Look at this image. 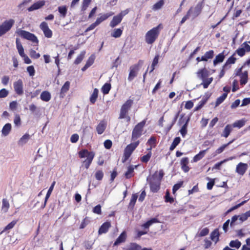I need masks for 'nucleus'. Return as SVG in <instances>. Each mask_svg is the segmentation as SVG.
I'll return each mask as SVG.
<instances>
[{
    "label": "nucleus",
    "instance_id": "1",
    "mask_svg": "<svg viewBox=\"0 0 250 250\" xmlns=\"http://www.w3.org/2000/svg\"><path fill=\"white\" fill-rule=\"evenodd\" d=\"M163 28L162 23L148 30L146 34L145 38L146 43L148 44H153L158 38L161 30Z\"/></svg>",
    "mask_w": 250,
    "mask_h": 250
},
{
    "label": "nucleus",
    "instance_id": "2",
    "mask_svg": "<svg viewBox=\"0 0 250 250\" xmlns=\"http://www.w3.org/2000/svg\"><path fill=\"white\" fill-rule=\"evenodd\" d=\"M78 155L80 158L86 157V159L82 162V166L87 169L92 164L95 154L94 151H89L87 149H83L79 151Z\"/></svg>",
    "mask_w": 250,
    "mask_h": 250
},
{
    "label": "nucleus",
    "instance_id": "3",
    "mask_svg": "<svg viewBox=\"0 0 250 250\" xmlns=\"http://www.w3.org/2000/svg\"><path fill=\"white\" fill-rule=\"evenodd\" d=\"M139 144L140 141L137 140L127 145L124 149L123 156L122 158V162L123 163H125L127 161Z\"/></svg>",
    "mask_w": 250,
    "mask_h": 250
},
{
    "label": "nucleus",
    "instance_id": "4",
    "mask_svg": "<svg viewBox=\"0 0 250 250\" xmlns=\"http://www.w3.org/2000/svg\"><path fill=\"white\" fill-rule=\"evenodd\" d=\"M146 122V119H144L134 126L132 132L131 141H135L142 135Z\"/></svg>",
    "mask_w": 250,
    "mask_h": 250
},
{
    "label": "nucleus",
    "instance_id": "5",
    "mask_svg": "<svg viewBox=\"0 0 250 250\" xmlns=\"http://www.w3.org/2000/svg\"><path fill=\"white\" fill-rule=\"evenodd\" d=\"M150 189L153 193L157 192L160 189L161 182L155 174H153L149 181Z\"/></svg>",
    "mask_w": 250,
    "mask_h": 250
},
{
    "label": "nucleus",
    "instance_id": "6",
    "mask_svg": "<svg viewBox=\"0 0 250 250\" xmlns=\"http://www.w3.org/2000/svg\"><path fill=\"white\" fill-rule=\"evenodd\" d=\"M15 21L13 19H9L3 21L0 25V37L8 32L14 25Z\"/></svg>",
    "mask_w": 250,
    "mask_h": 250
},
{
    "label": "nucleus",
    "instance_id": "7",
    "mask_svg": "<svg viewBox=\"0 0 250 250\" xmlns=\"http://www.w3.org/2000/svg\"><path fill=\"white\" fill-rule=\"evenodd\" d=\"M143 61L139 60L137 63L131 65L129 68V73L128 77V80L131 81L137 76L140 66L142 65Z\"/></svg>",
    "mask_w": 250,
    "mask_h": 250
},
{
    "label": "nucleus",
    "instance_id": "8",
    "mask_svg": "<svg viewBox=\"0 0 250 250\" xmlns=\"http://www.w3.org/2000/svg\"><path fill=\"white\" fill-rule=\"evenodd\" d=\"M17 33L21 37L32 42H33L38 43V40L37 37L33 34L28 31L19 29L17 31Z\"/></svg>",
    "mask_w": 250,
    "mask_h": 250
},
{
    "label": "nucleus",
    "instance_id": "9",
    "mask_svg": "<svg viewBox=\"0 0 250 250\" xmlns=\"http://www.w3.org/2000/svg\"><path fill=\"white\" fill-rule=\"evenodd\" d=\"M243 68L240 67L238 69H236L234 72L235 76H239L240 80V84L242 85L246 84L248 80V72L247 70L242 72Z\"/></svg>",
    "mask_w": 250,
    "mask_h": 250
},
{
    "label": "nucleus",
    "instance_id": "10",
    "mask_svg": "<svg viewBox=\"0 0 250 250\" xmlns=\"http://www.w3.org/2000/svg\"><path fill=\"white\" fill-rule=\"evenodd\" d=\"M14 90L17 94L21 96L23 94V82L21 79L13 83Z\"/></svg>",
    "mask_w": 250,
    "mask_h": 250
},
{
    "label": "nucleus",
    "instance_id": "11",
    "mask_svg": "<svg viewBox=\"0 0 250 250\" xmlns=\"http://www.w3.org/2000/svg\"><path fill=\"white\" fill-rule=\"evenodd\" d=\"M248 168V165L247 163L240 162L236 165L235 172L239 175L243 176L245 174Z\"/></svg>",
    "mask_w": 250,
    "mask_h": 250
},
{
    "label": "nucleus",
    "instance_id": "12",
    "mask_svg": "<svg viewBox=\"0 0 250 250\" xmlns=\"http://www.w3.org/2000/svg\"><path fill=\"white\" fill-rule=\"evenodd\" d=\"M40 27L43 32L45 37L50 38L52 37V31L49 29L48 24L46 22H42L40 25Z\"/></svg>",
    "mask_w": 250,
    "mask_h": 250
},
{
    "label": "nucleus",
    "instance_id": "13",
    "mask_svg": "<svg viewBox=\"0 0 250 250\" xmlns=\"http://www.w3.org/2000/svg\"><path fill=\"white\" fill-rule=\"evenodd\" d=\"M203 8V2H198L194 7H193L191 15L193 16L194 18L198 17L201 13Z\"/></svg>",
    "mask_w": 250,
    "mask_h": 250
},
{
    "label": "nucleus",
    "instance_id": "14",
    "mask_svg": "<svg viewBox=\"0 0 250 250\" xmlns=\"http://www.w3.org/2000/svg\"><path fill=\"white\" fill-rule=\"evenodd\" d=\"M111 227V223L106 221L100 227L98 230V234L101 235L103 233H106L108 232L109 228Z\"/></svg>",
    "mask_w": 250,
    "mask_h": 250
},
{
    "label": "nucleus",
    "instance_id": "15",
    "mask_svg": "<svg viewBox=\"0 0 250 250\" xmlns=\"http://www.w3.org/2000/svg\"><path fill=\"white\" fill-rule=\"evenodd\" d=\"M189 163V159L188 157H183L180 161V165L182 170L186 173L189 171L190 168L188 166Z\"/></svg>",
    "mask_w": 250,
    "mask_h": 250
},
{
    "label": "nucleus",
    "instance_id": "16",
    "mask_svg": "<svg viewBox=\"0 0 250 250\" xmlns=\"http://www.w3.org/2000/svg\"><path fill=\"white\" fill-rule=\"evenodd\" d=\"M45 1L44 0L38 1L33 3L31 6L28 8V11H32L34 10H38L45 5Z\"/></svg>",
    "mask_w": 250,
    "mask_h": 250
},
{
    "label": "nucleus",
    "instance_id": "17",
    "mask_svg": "<svg viewBox=\"0 0 250 250\" xmlns=\"http://www.w3.org/2000/svg\"><path fill=\"white\" fill-rule=\"evenodd\" d=\"M128 112L129 111H128L127 110H125V109H124L123 107H121L118 119H126L127 122H130L131 120V118L128 115Z\"/></svg>",
    "mask_w": 250,
    "mask_h": 250
},
{
    "label": "nucleus",
    "instance_id": "18",
    "mask_svg": "<svg viewBox=\"0 0 250 250\" xmlns=\"http://www.w3.org/2000/svg\"><path fill=\"white\" fill-rule=\"evenodd\" d=\"M114 14V13L113 12H109V13H107L101 15L99 17H98L96 19V20L95 21V22L97 24V25H98L101 23H102L103 21H105L106 19H107L109 17L112 16V15H113Z\"/></svg>",
    "mask_w": 250,
    "mask_h": 250
},
{
    "label": "nucleus",
    "instance_id": "19",
    "mask_svg": "<svg viewBox=\"0 0 250 250\" xmlns=\"http://www.w3.org/2000/svg\"><path fill=\"white\" fill-rule=\"evenodd\" d=\"M196 74L198 78L203 80L208 77L209 72L205 68H204L199 69Z\"/></svg>",
    "mask_w": 250,
    "mask_h": 250
},
{
    "label": "nucleus",
    "instance_id": "20",
    "mask_svg": "<svg viewBox=\"0 0 250 250\" xmlns=\"http://www.w3.org/2000/svg\"><path fill=\"white\" fill-rule=\"evenodd\" d=\"M208 149L209 148H208L205 150L200 151L199 153L193 157L191 162L195 163L201 160L203 157H204L206 152L208 150Z\"/></svg>",
    "mask_w": 250,
    "mask_h": 250
},
{
    "label": "nucleus",
    "instance_id": "21",
    "mask_svg": "<svg viewBox=\"0 0 250 250\" xmlns=\"http://www.w3.org/2000/svg\"><path fill=\"white\" fill-rule=\"evenodd\" d=\"M127 237L126 233L125 231L122 232L119 236L117 238L116 240L115 241L113 246H118L122 243H124Z\"/></svg>",
    "mask_w": 250,
    "mask_h": 250
},
{
    "label": "nucleus",
    "instance_id": "22",
    "mask_svg": "<svg viewBox=\"0 0 250 250\" xmlns=\"http://www.w3.org/2000/svg\"><path fill=\"white\" fill-rule=\"evenodd\" d=\"M122 20L123 19L118 15L114 16L110 22V26L111 28L115 27L121 22Z\"/></svg>",
    "mask_w": 250,
    "mask_h": 250
},
{
    "label": "nucleus",
    "instance_id": "23",
    "mask_svg": "<svg viewBox=\"0 0 250 250\" xmlns=\"http://www.w3.org/2000/svg\"><path fill=\"white\" fill-rule=\"evenodd\" d=\"M219 229H216L211 232L210 238L212 241L214 242L215 244H216L219 240Z\"/></svg>",
    "mask_w": 250,
    "mask_h": 250
},
{
    "label": "nucleus",
    "instance_id": "24",
    "mask_svg": "<svg viewBox=\"0 0 250 250\" xmlns=\"http://www.w3.org/2000/svg\"><path fill=\"white\" fill-rule=\"evenodd\" d=\"M124 175L126 179H130L134 176V167L133 165H130L127 167V171Z\"/></svg>",
    "mask_w": 250,
    "mask_h": 250
},
{
    "label": "nucleus",
    "instance_id": "25",
    "mask_svg": "<svg viewBox=\"0 0 250 250\" xmlns=\"http://www.w3.org/2000/svg\"><path fill=\"white\" fill-rule=\"evenodd\" d=\"M106 124L104 121H102L96 126V131L98 134H102L105 131Z\"/></svg>",
    "mask_w": 250,
    "mask_h": 250
},
{
    "label": "nucleus",
    "instance_id": "26",
    "mask_svg": "<svg viewBox=\"0 0 250 250\" xmlns=\"http://www.w3.org/2000/svg\"><path fill=\"white\" fill-rule=\"evenodd\" d=\"M225 57L224 51L216 55L213 62V65L215 66L217 64L223 62Z\"/></svg>",
    "mask_w": 250,
    "mask_h": 250
},
{
    "label": "nucleus",
    "instance_id": "27",
    "mask_svg": "<svg viewBox=\"0 0 250 250\" xmlns=\"http://www.w3.org/2000/svg\"><path fill=\"white\" fill-rule=\"evenodd\" d=\"M123 27L119 28H115L111 33V37L115 38H118L120 37L123 34Z\"/></svg>",
    "mask_w": 250,
    "mask_h": 250
},
{
    "label": "nucleus",
    "instance_id": "28",
    "mask_svg": "<svg viewBox=\"0 0 250 250\" xmlns=\"http://www.w3.org/2000/svg\"><path fill=\"white\" fill-rule=\"evenodd\" d=\"M233 128L232 127V125L230 124L227 125L224 128L223 133L221 134V136L224 137L225 138H227L230 134V132L232 131Z\"/></svg>",
    "mask_w": 250,
    "mask_h": 250
},
{
    "label": "nucleus",
    "instance_id": "29",
    "mask_svg": "<svg viewBox=\"0 0 250 250\" xmlns=\"http://www.w3.org/2000/svg\"><path fill=\"white\" fill-rule=\"evenodd\" d=\"M12 129V126L11 124L10 123H7L6 124L2 127L1 133L4 136H7L10 132L11 131Z\"/></svg>",
    "mask_w": 250,
    "mask_h": 250
},
{
    "label": "nucleus",
    "instance_id": "30",
    "mask_svg": "<svg viewBox=\"0 0 250 250\" xmlns=\"http://www.w3.org/2000/svg\"><path fill=\"white\" fill-rule=\"evenodd\" d=\"M70 84L69 81H66L63 85L60 92L61 97H63L65 95V94L68 91L70 87Z\"/></svg>",
    "mask_w": 250,
    "mask_h": 250
},
{
    "label": "nucleus",
    "instance_id": "31",
    "mask_svg": "<svg viewBox=\"0 0 250 250\" xmlns=\"http://www.w3.org/2000/svg\"><path fill=\"white\" fill-rule=\"evenodd\" d=\"M99 90L97 88H95L93 90V93L90 97V102L92 104H94L97 101L98 97Z\"/></svg>",
    "mask_w": 250,
    "mask_h": 250
},
{
    "label": "nucleus",
    "instance_id": "32",
    "mask_svg": "<svg viewBox=\"0 0 250 250\" xmlns=\"http://www.w3.org/2000/svg\"><path fill=\"white\" fill-rule=\"evenodd\" d=\"M51 94L48 91H43L41 94V99L44 102H48L51 99Z\"/></svg>",
    "mask_w": 250,
    "mask_h": 250
},
{
    "label": "nucleus",
    "instance_id": "33",
    "mask_svg": "<svg viewBox=\"0 0 250 250\" xmlns=\"http://www.w3.org/2000/svg\"><path fill=\"white\" fill-rule=\"evenodd\" d=\"M208 98L209 96H208L204 97L198 105L195 107L194 111H196L200 110L206 104Z\"/></svg>",
    "mask_w": 250,
    "mask_h": 250
},
{
    "label": "nucleus",
    "instance_id": "34",
    "mask_svg": "<svg viewBox=\"0 0 250 250\" xmlns=\"http://www.w3.org/2000/svg\"><path fill=\"white\" fill-rule=\"evenodd\" d=\"M214 56V52L213 50L207 51L203 56L204 62H207L209 59H212Z\"/></svg>",
    "mask_w": 250,
    "mask_h": 250
},
{
    "label": "nucleus",
    "instance_id": "35",
    "mask_svg": "<svg viewBox=\"0 0 250 250\" xmlns=\"http://www.w3.org/2000/svg\"><path fill=\"white\" fill-rule=\"evenodd\" d=\"M159 222V220L157 218H153L150 220L147 221L145 223L142 225V227L145 229H148L149 227L154 223H157Z\"/></svg>",
    "mask_w": 250,
    "mask_h": 250
},
{
    "label": "nucleus",
    "instance_id": "36",
    "mask_svg": "<svg viewBox=\"0 0 250 250\" xmlns=\"http://www.w3.org/2000/svg\"><path fill=\"white\" fill-rule=\"evenodd\" d=\"M133 104V100L129 99L125 102V103L121 106V107H123V108L125 110L129 111L130 110Z\"/></svg>",
    "mask_w": 250,
    "mask_h": 250
},
{
    "label": "nucleus",
    "instance_id": "37",
    "mask_svg": "<svg viewBox=\"0 0 250 250\" xmlns=\"http://www.w3.org/2000/svg\"><path fill=\"white\" fill-rule=\"evenodd\" d=\"M193 7H191L187 11L186 14L182 18L181 21L179 22V25L181 26L185 22L188 20L191 15V12Z\"/></svg>",
    "mask_w": 250,
    "mask_h": 250
},
{
    "label": "nucleus",
    "instance_id": "38",
    "mask_svg": "<svg viewBox=\"0 0 250 250\" xmlns=\"http://www.w3.org/2000/svg\"><path fill=\"white\" fill-rule=\"evenodd\" d=\"M10 207L8 201L6 199H3L2 201L1 210L6 213L8 211Z\"/></svg>",
    "mask_w": 250,
    "mask_h": 250
},
{
    "label": "nucleus",
    "instance_id": "39",
    "mask_svg": "<svg viewBox=\"0 0 250 250\" xmlns=\"http://www.w3.org/2000/svg\"><path fill=\"white\" fill-rule=\"evenodd\" d=\"M234 54H233L228 59L226 62L224 64V67H228L229 66H230L229 64L235 63L236 58L234 57Z\"/></svg>",
    "mask_w": 250,
    "mask_h": 250
},
{
    "label": "nucleus",
    "instance_id": "40",
    "mask_svg": "<svg viewBox=\"0 0 250 250\" xmlns=\"http://www.w3.org/2000/svg\"><path fill=\"white\" fill-rule=\"evenodd\" d=\"M16 42L17 48L18 50V52H19L20 55L21 56H23V55L25 54L24 52V49H23V47L22 44H21V42L19 41L18 39H16Z\"/></svg>",
    "mask_w": 250,
    "mask_h": 250
},
{
    "label": "nucleus",
    "instance_id": "41",
    "mask_svg": "<svg viewBox=\"0 0 250 250\" xmlns=\"http://www.w3.org/2000/svg\"><path fill=\"white\" fill-rule=\"evenodd\" d=\"M181 141V140L180 137H175L174 139V140L169 147V150L170 151L173 150L175 149V148L179 145V144L180 143Z\"/></svg>",
    "mask_w": 250,
    "mask_h": 250
},
{
    "label": "nucleus",
    "instance_id": "42",
    "mask_svg": "<svg viewBox=\"0 0 250 250\" xmlns=\"http://www.w3.org/2000/svg\"><path fill=\"white\" fill-rule=\"evenodd\" d=\"M189 121V119L186 120L185 123L184 125L182 126L180 130H179V132H180L182 136L183 137H185L186 134H187V127H188V122Z\"/></svg>",
    "mask_w": 250,
    "mask_h": 250
},
{
    "label": "nucleus",
    "instance_id": "43",
    "mask_svg": "<svg viewBox=\"0 0 250 250\" xmlns=\"http://www.w3.org/2000/svg\"><path fill=\"white\" fill-rule=\"evenodd\" d=\"M111 86L109 83H105L104 84L101 88V91L104 95H106L109 93L110 90Z\"/></svg>",
    "mask_w": 250,
    "mask_h": 250
},
{
    "label": "nucleus",
    "instance_id": "44",
    "mask_svg": "<svg viewBox=\"0 0 250 250\" xmlns=\"http://www.w3.org/2000/svg\"><path fill=\"white\" fill-rule=\"evenodd\" d=\"M85 54V51H82L80 53V54L77 56L76 59H75V60L74 61V63L75 64H78L82 62V61L83 60V59L84 57Z\"/></svg>",
    "mask_w": 250,
    "mask_h": 250
},
{
    "label": "nucleus",
    "instance_id": "45",
    "mask_svg": "<svg viewBox=\"0 0 250 250\" xmlns=\"http://www.w3.org/2000/svg\"><path fill=\"white\" fill-rule=\"evenodd\" d=\"M233 141H234V140L230 141L228 143L226 144H224L221 146L219 147L215 151L216 154H219L221 153L224 150L225 148H226L228 146H229L230 144L232 143Z\"/></svg>",
    "mask_w": 250,
    "mask_h": 250
},
{
    "label": "nucleus",
    "instance_id": "46",
    "mask_svg": "<svg viewBox=\"0 0 250 250\" xmlns=\"http://www.w3.org/2000/svg\"><path fill=\"white\" fill-rule=\"evenodd\" d=\"M58 11L61 15V16L62 18H65L66 17L67 9L66 6H61L58 7Z\"/></svg>",
    "mask_w": 250,
    "mask_h": 250
},
{
    "label": "nucleus",
    "instance_id": "47",
    "mask_svg": "<svg viewBox=\"0 0 250 250\" xmlns=\"http://www.w3.org/2000/svg\"><path fill=\"white\" fill-rule=\"evenodd\" d=\"M245 124V121L244 120H237L235 121L232 125V127H238L240 128L242 127Z\"/></svg>",
    "mask_w": 250,
    "mask_h": 250
},
{
    "label": "nucleus",
    "instance_id": "48",
    "mask_svg": "<svg viewBox=\"0 0 250 250\" xmlns=\"http://www.w3.org/2000/svg\"><path fill=\"white\" fill-rule=\"evenodd\" d=\"M229 246L231 248H235L238 249L241 247V243L237 239L235 240H231L229 243Z\"/></svg>",
    "mask_w": 250,
    "mask_h": 250
},
{
    "label": "nucleus",
    "instance_id": "49",
    "mask_svg": "<svg viewBox=\"0 0 250 250\" xmlns=\"http://www.w3.org/2000/svg\"><path fill=\"white\" fill-rule=\"evenodd\" d=\"M18 221V220H14L11 221L5 227L2 232H4L13 229L15 225L17 223Z\"/></svg>",
    "mask_w": 250,
    "mask_h": 250
},
{
    "label": "nucleus",
    "instance_id": "50",
    "mask_svg": "<svg viewBox=\"0 0 250 250\" xmlns=\"http://www.w3.org/2000/svg\"><path fill=\"white\" fill-rule=\"evenodd\" d=\"M203 82L201 84L203 85L204 88H207L208 85L211 83L213 81V78H207L202 80Z\"/></svg>",
    "mask_w": 250,
    "mask_h": 250
},
{
    "label": "nucleus",
    "instance_id": "51",
    "mask_svg": "<svg viewBox=\"0 0 250 250\" xmlns=\"http://www.w3.org/2000/svg\"><path fill=\"white\" fill-rule=\"evenodd\" d=\"M92 0H83L81 6V11L84 12L91 3Z\"/></svg>",
    "mask_w": 250,
    "mask_h": 250
},
{
    "label": "nucleus",
    "instance_id": "52",
    "mask_svg": "<svg viewBox=\"0 0 250 250\" xmlns=\"http://www.w3.org/2000/svg\"><path fill=\"white\" fill-rule=\"evenodd\" d=\"M228 94L227 93H223L221 96L219 97L216 101V106L219 105L221 104L227 98Z\"/></svg>",
    "mask_w": 250,
    "mask_h": 250
},
{
    "label": "nucleus",
    "instance_id": "53",
    "mask_svg": "<svg viewBox=\"0 0 250 250\" xmlns=\"http://www.w3.org/2000/svg\"><path fill=\"white\" fill-rule=\"evenodd\" d=\"M164 4V0H160L156 3H155L152 6V9L153 10H157L161 9Z\"/></svg>",
    "mask_w": 250,
    "mask_h": 250
},
{
    "label": "nucleus",
    "instance_id": "54",
    "mask_svg": "<svg viewBox=\"0 0 250 250\" xmlns=\"http://www.w3.org/2000/svg\"><path fill=\"white\" fill-rule=\"evenodd\" d=\"M29 138H30V135L27 133L25 134L23 136H22V137L21 138V139L19 141V142H18L19 145H22L23 144H25L27 142V141L29 139Z\"/></svg>",
    "mask_w": 250,
    "mask_h": 250
},
{
    "label": "nucleus",
    "instance_id": "55",
    "mask_svg": "<svg viewBox=\"0 0 250 250\" xmlns=\"http://www.w3.org/2000/svg\"><path fill=\"white\" fill-rule=\"evenodd\" d=\"M184 184V181H181L178 183L175 184L172 188V193L173 194H175L176 192L181 188Z\"/></svg>",
    "mask_w": 250,
    "mask_h": 250
},
{
    "label": "nucleus",
    "instance_id": "56",
    "mask_svg": "<svg viewBox=\"0 0 250 250\" xmlns=\"http://www.w3.org/2000/svg\"><path fill=\"white\" fill-rule=\"evenodd\" d=\"M151 154V152L149 151L147 154L144 155L141 158V161L143 163H147L149 161Z\"/></svg>",
    "mask_w": 250,
    "mask_h": 250
},
{
    "label": "nucleus",
    "instance_id": "57",
    "mask_svg": "<svg viewBox=\"0 0 250 250\" xmlns=\"http://www.w3.org/2000/svg\"><path fill=\"white\" fill-rule=\"evenodd\" d=\"M147 144L151 146V147H155L156 144V138L154 136H151L147 141Z\"/></svg>",
    "mask_w": 250,
    "mask_h": 250
},
{
    "label": "nucleus",
    "instance_id": "58",
    "mask_svg": "<svg viewBox=\"0 0 250 250\" xmlns=\"http://www.w3.org/2000/svg\"><path fill=\"white\" fill-rule=\"evenodd\" d=\"M233 159L232 157H230L229 158L224 159L223 161H220V162H218L214 165V166L213 167V169H220V166L224 163L227 162L229 160H232Z\"/></svg>",
    "mask_w": 250,
    "mask_h": 250
},
{
    "label": "nucleus",
    "instance_id": "59",
    "mask_svg": "<svg viewBox=\"0 0 250 250\" xmlns=\"http://www.w3.org/2000/svg\"><path fill=\"white\" fill-rule=\"evenodd\" d=\"M90 223L89 218L87 217H85L82 221L81 224L79 228L80 229H83L86 227V226Z\"/></svg>",
    "mask_w": 250,
    "mask_h": 250
},
{
    "label": "nucleus",
    "instance_id": "60",
    "mask_svg": "<svg viewBox=\"0 0 250 250\" xmlns=\"http://www.w3.org/2000/svg\"><path fill=\"white\" fill-rule=\"evenodd\" d=\"M104 175V172L102 170H98L95 172V177L96 180L101 181L103 179Z\"/></svg>",
    "mask_w": 250,
    "mask_h": 250
},
{
    "label": "nucleus",
    "instance_id": "61",
    "mask_svg": "<svg viewBox=\"0 0 250 250\" xmlns=\"http://www.w3.org/2000/svg\"><path fill=\"white\" fill-rule=\"evenodd\" d=\"M209 230L208 228H205L198 232V235L199 237H203L207 235Z\"/></svg>",
    "mask_w": 250,
    "mask_h": 250
},
{
    "label": "nucleus",
    "instance_id": "62",
    "mask_svg": "<svg viewBox=\"0 0 250 250\" xmlns=\"http://www.w3.org/2000/svg\"><path fill=\"white\" fill-rule=\"evenodd\" d=\"M165 202L167 203H172L174 202V198L170 196L168 191H167L165 196Z\"/></svg>",
    "mask_w": 250,
    "mask_h": 250
},
{
    "label": "nucleus",
    "instance_id": "63",
    "mask_svg": "<svg viewBox=\"0 0 250 250\" xmlns=\"http://www.w3.org/2000/svg\"><path fill=\"white\" fill-rule=\"evenodd\" d=\"M138 196L136 194H132L130 202L129 203V206L133 207L136 203L137 199Z\"/></svg>",
    "mask_w": 250,
    "mask_h": 250
},
{
    "label": "nucleus",
    "instance_id": "64",
    "mask_svg": "<svg viewBox=\"0 0 250 250\" xmlns=\"http://www.w3.org/2000/svg\"><path fill=\"white\" fill-rule=\"evenodd\" d=\"M30 56L32 59H37L40 57V54L34 50L31 49L30 51Z\"/></svg>",
    "mask_w": 250,
    "mask_h": 250
}]
</instances>
